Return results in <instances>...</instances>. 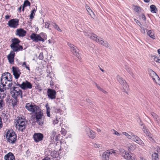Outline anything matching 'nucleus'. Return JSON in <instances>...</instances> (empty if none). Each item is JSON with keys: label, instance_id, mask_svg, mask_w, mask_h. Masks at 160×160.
<instances>
[{"label": "nucleus", "instance_id": "nucleus-15", "mask_svg": "<svg viewBox=\"0 0 160 160\" xmlns=\"http://www.w3.org/2000/svg\"><path fill=\"white\" fill-rule=\"evenodd\" d=\"M33 137L34 141L36 142H38L42 140L43 135L40 133H35L34 134Z\"/></svg>", "mask_w": 160, "mask_h": 160}, {"label": "nucleus", "instance_id": "nucleus-28", "mask_svg": "<svg viewBox=\"0 0 160 160\" xmlns=\"http://www.w3.org/2000/svg\"><path fill=\"white\" fill-rule=\"evenodd\" d=\"M37 10V8H33L31 12V13L30 15V19H31V21L32 20V19L34 18V16L35 15V12Z\"/></svg>", "mask_w": 160, "mask_h": 160}, {"label": "nucleus", "instance_id": "nucleus-64", "mask_svg": "<svg viewBox=\"0 0 160 160\" xmlns=\"http://www.w3.org/2000/svg\"><path fill=\"white\" fill-rule=\"evenodd\" d=\"M42 160H50V159L48 157H45L42 159Z\"/></svg>", "mask_w": 160, "mask_h": 160}, {"label": "nucleus", "instance_id": "nucleus-19", "mask_svg": "<svg viewBox=\"0 0 160 160\" xmlns=\"http://www.w3.org/2000/svg\"><path fill=\"white\" fill-rule=\"evenodd\" d=\"M27 32L22 28L17 29L16 31L15 34L20 37H23L26 35Z\"/></svg>", "mask_w": 160, "mask_h": 160}, {"label": "nucleus", "instance_id": "nucleus-61", "mask_svg": "<svg viewBox=\"0 0 160 160\" xmlns=\"http://www.w3.org/2000/svg\"><path fill=\"white\" fill-rule=\"evenodd\" d=\"M10 17V16L8 15H6L5 17L6 19H9Z\"/></svg>", "mask_w": 160, "mask_h": 160}, {"label": "nucleus", "instance_id": "nucleus-29", "mask_svg": "<svg viewBox=\"0 0 160 160\" xmlns=\"http://www.w3.org/2000/svg\"><path fill=\"white\" fill-rule=\"evenodd\" d=\"M31 5L30 2L28 0H25L23 3L22 7V11H24V8L27 6H30Z\"/></svg>", "mask_w": 160, "mask_h": 160}, {"label": "nucleus", "instance_id": "nucleus-5", "mask_svg": "<svg viewBox=\"0 0 160 160\" xmlns=\"http://www.w3.org/2000/svg\"><path fill=\"white\" fill-rule=\"evenodd\" d=\"M91 37L93 40L96 41L98 44H101L107 48H110V45L108 42L107 41L103 40L102 38L98 37L96 35L93 33L91 34Z\"/></svg>", "mask_w": 160, "mask_h": 160}, {"label": "nucleus", "instance_id": "nucleus-4", "mask_svg": "<svg viewBox=\"0 0 160 160\" xmlns=\"http://www.w3.org/2000/svg\"><path fill=\"white\" fill-rule=\"evenodd\" d=\"M30 37L33 41L36 42H44L47 39V35L44 33H41L40 34L32 33L30 35Z\"/></svg>", "mask_w": 160, "mask_h": 160}, {"label": "nucleus", "instance_id": "nucleus-47", "mask_svg": "<svg viewBox=\"0 0 160 160\" xmlns=\"http://www.w3.org/2000/svg\"><path fill=\"white\" fill-rule=\"evenodd\" d=\"M61 132L62 134L65 136L66 134V131L65 129L62 128L61 131Z\"/></svg>", "mask_w": 160, "mask_h": 160}, {"label": "nucleus", "instance_id": "nucleus-10", "mask_svg": "<svg viewBox=\"0 0 160 160\" xmlns=\"http://www.w3.org/2000/svg\"><path fill=\"white\" fill-rule=\"evenodd\" d=\"M11 94L13 98H18L19 97L21 98H22V91L17 87H13V89L11 91Z\"/></svg>", "mask_w": 160, "mask_h": 160}, {"label": "nucleus", "instance_id": "nucleus-56", "mask_svg": "<svg viewBox=\"0 0 160 160\" xmlns=\"http://www.w3.org/2000/svg\"><path fill=\"white\" fill-rule=\"evenodd\" d=\"M159 58L157 57H155V58H154V61H155L156 62H158L159 63H160V62L159 61Z\"/></svg>", "mask_w": 160, "mask_h": 160}, {"label": "nucleus", "instance_id": "nucleus-8", "mask_svg": "<svg viewBox=\"0 0 160 160\" xmlns=\"http://www.w3.org/2000/svg\"><path fill=\"white\" fill-rule=\"evenodd\" d=\"M116 79L117 80L122 86L123 92L127 93V91L128 89V86L125 79L119 75L117 76Z\"/></svg>", "mask_w": 160, "mask_h": 160}, {"label": "nucleus", "instance_id": "nucleus-63", "mask_svg": "<svg viewBox=\"0 0 160 160\" xmlns=\"http://www.w3.org/2000/svg\"><path fill=\"white\" fill-rule=\"evenodd\" d=\"M45 25H46V27H47V28H49V24L48 22H46L45 23Z\"/></svg>", "mask_w": 160, "mask_h": 160}, {"label": "nucleus", "instance_id": "nucleus-31", "mask_svg": "<svg viewBox=\"0 0 160 160\" xmlns=\"http://www.w3.org/2000/svg\"><path fill=\"white\" fill-rule=\"evenodd\" d=\"M151 12L152 13H156L158 12V9L155 5H152L150 6Z\"/></svg>", "mask_w": 160, "mask_h": 160}, {"label": "nucleus", "instance_id": "nucleus-36", "mask_svg": "<svg viewBox=\"0 0 160 160\" xmlns=\"http://www.w3.org/2000/svg\"><path fill=\"white\" fill-rule=\"evenodd\" d=\"M6 85L4 84H2L1 82L0 83V92H2L4 91V90H5L6 88Z\"/></svg>", "mask_w": 160, "mask_h": 160}, {"label": "nucleus", "instance_id": "nucleus-12", "mask_svg": "<svg viewBox=\"0 0 160 160\" xmlns=\"http://www.w3.org/2000/svg\"><path fill=\"white\" fill-rule=\"evenodd\" d=\"M16 85L19 86L23 90H26L28 89H30L32 87V84L27 80L22 82L21 84L17 83L16 84Z\"/></svg>", "mask_w": 160, "mask_h": 160}, {"label": "nucleus", "instance_id": "nucleus-23", "mask_svg": "<svg viewBox=\"0 0 160 160\" xmlns=\"http://www.w3.org/2000/svg\"><path fill=\"white\" fill-rule=\"evenodd\" d=\"M11 49L12 50V52H17L23 50V47L22 45H18L10 47Z\"/></svg>", "mask_w": 160, "mask_h": 160}, {"label": "nucleus", "instance_id": "nucleus-14", "mask_svg": "<svg viewBox=\"0 0 160 160\" xmlns=\"http://www.w3.org/2000/svg\"><path fill=\"white\" fill-rule=\"evenodd\" d=\"M12 71L15 79H18L20 77L21 72L19 68L16 66H13Z\"/></svg>", "mask_w": 160, "mask_h": 160}, {"label": "nucleus", "instance_id": "nucleus-2", "mask_svg": "<svg viewBox=\"0 0 160 160\" xmlns=\"http://www.w3.org/2000/svg\"><path fill=\"white\" fill-rule=\"evenodd\" d=\"M20 115L16 119L15 127L19 131H23L26 128V123L25 120Z\"/></svg>", "mask_w": 160, "mask_h": 160}, {"label": "nucleus", "instance_id": "nucleus-26", "mask_svg": "<svg viewBox=\"0 0 160 160\" xmlns=\"http://www.w3.org/2000/svg\"><path fill=\"white\" fill-rule=\"evenodd\" d=\"M151 114L154 118V120L160 126V119L158 118V116L153 112H152L151 113Z\"/></svg>", "mask_w": 160, "mask_h": 160}, {"label": "nucleus", "instance_id": "nucleus-25", "mask_svg": "<svg viewBox=\"0 0 160 160\" xmlns=\"http://www.w3.org/2000/svg\"><path fill=\"white\" fill-rule=\"evenodd\" d=\"M11 42L12 43L10 45V47L19 45V44L21 41L18 38H14L12 39Z\"/></svg>", "mask_w": 160, "mask_h": 160}, {"label": "nucleus", "instance_id": "nucleus-53", "mask_svg": "<svg viewBox=\"0 0 160 160\" xmlns=\"http://www.w3.org/2000/svg\"><path fill=\"white\" fill-rule=\"evenodd\" d=\"M58 122L59 121L58 118H56L55 119L53 120V123L54 125L58 123Z\"/></svg>", "mask_w": 160, "mask_h": 160}, {"label": "nucleus", "instance_id": "nucleus-24", "mask_svg": "<svg viewBox=\"0 0 160 160\" xmlns=\"http://www.w3.org/2000/svg\"><path fill=\"white\" fill-rule=\"evenodd\" d=\"M148 74L149 76L152 78L153 81H155L156 78H158V76L156 73L151 69L148 71Z\"/></svg>", "mask_w": 160, "mask_h": 160}, {"label": "nucleus", "instance_id": "nucleus-38", "mask_svg": "<svg viewBox=\"0 0 160 160\" xmlns=\"http://www.w3.org/2000/svg\"><path fill=\"white\" fill-rule=\"evenodd\" d=\"M142 129L143 132L145 133L146 135L149 134L150 133L149 130L146 129V127L145 126H143Z\"/></svg>", "mask_w": 160, "mask_h": 160}, {"label": "nucleus", "instance_id": "nucleus-39", "mask_svg": "<svg viewBox=\"0 0 160 160\" xmlns=\"http://www.w3.org/2000/svg\"><path fill=\"white\" fill-rule=\"evenodd\" d=\"M53 26L55 29L60 32H62V30L58 26L56 23H55L53 25Z\"/></svg>", "mask_w": 160, "mask_h": 160}, {"label": "nucleus", "instance_id": "nucleus-44", "mask_svg": "<svg viewBox=\"0 0 160 160\" xmlns=\"http://www.w3.org/2000/svg\"><path fill=\"white\" fill-rule=\"evenodd\" d=\"M111 131L112 133L113 134H115L118 136H120V135L119 132H118L117 131H116L114 129H112Z\"/></svg>", "mask_w": 160, "mask_h": 160}, {"label": "nucleus", "instance_id": "nucleus-46", "mask_svg": "<svg viewBox=\"0 0 160 160\" xmlns=\"http://www.w3.org/2000/svg\"><path fill=\"white\" fill-rule=\"evenodd\" d=\"M38 58L39 59L42 60L44 58L43 54L42 52L40 53L38 57Z\"/></svg>", "mask_w": 160, "mask_h": 160}, {"label": "nucleus", "instance_id": "nucleus-32", "mask_svg": "<svg viewBox=\"0 0 160 160\" xmlns=\"http://www.w3.org/2000/svg\"><path fill=\"white\" fill-rule=\"evenodd\" d=\"M51 156L53 158H56L58 156V154L57 151H53L51 153Z\"/></svg>", "mask_w": 160, "mask_h": 160}, {"label": "nucleus", "instance_id": "nucleus-57", "mask_svg": "<svg viewBox=\"0 0 160 160\" xmlns=\"http://www.w3.org/2000/svg\"><path fill=\"white\" fill-rule=\"evenodd\" d=\"M157 151L160 154V146H158L157 147Z\"/></svg>", "mask_w": 160, "mask_h": 160}, {"label": "nucleus", "instance_id": "nucleus-35", "mask_svg": "<svg viewBox=\"0 0 160 160\" xmlns=\"http://www.w3.org/2000/svg\"><path fill=\"white\" fill-rule=\"evenodd\" d=\"M94 84L95 85V86L97 87L98 89L99 90L102 91V92H103V93L107 94V92L105 91V90L103 89L100 86H98V84L95 82L94 83Z\"/></svg>", "mask_w": 160, "mask_h": 160}, {"label": "nucleus", "instance_id": "nucleus-22", "mask_svg": "<svg viewBox=\"0 0 160 160\" xmlns=\"http://www.w3.org/2000/svg\"><path fill=\"white\" fill-rule=\"evenodd\" d=\"M4 160H15V156L12 152H9L4 156Z\"/></svg>", "mask_w": 160, "mask_h": 160}, {"label": "nucleus", "instance_id": "nucleus-16", "mask_svg": "<svg viewBox=\"0 0 160 160\" xmlns=\"http://www.w3.org/2000/svg\"><path fill=\"white\" fill-rule=\"evenodd\" d=\"M131 135H132L131 139L133 141L141 146H144V143L138 136L132 133H131Z\"/></svg>", "mask_w": 160, "mask_h": 160}, {"label": "nucleus", "instance_id": "nucleus-27", "mask_svg": "<svg viewBox=\"0 0 160 160\" xmlns=\"http://www.w3.org/2000/svg\"><path fill=\"white\" fill-rule=\"evenodd\" d=\"M146 30L147 32L148 35L150 37L153 39H155L154 33L153 31L151 30H148L147 29H146Z\"/></svg>", "mask_w": 160, "mask_h": 160}, {"label": "nucleus", "instance_id": "nucleus-6", "mask_svg": "<svg viewBox=\"0 0 160 160\" xmlns=\"http://www.w3.org/2000/svg\"><path fill=\"white\" fill-rule=\"evenodd\" d=\"M118 154V152L113 149L107 150L102 154V160H109L110 157L117 156Z\"/></svg>", "mask_w": 160, "mask_h": 160}, {"label": "nucleus", "instance_id": "nucleus-59", "mask_svg": "<svg viewBox=\"0 0 160 160\" xmlns=\"http://www.w3.org/2000/svg\"><path fill=\"white\" fill-rule=\"evenodd\" d=\"M86 9L87 10L88 12V13H89V10H90V9L89 8H90L89 6H87V5L86 4Z\"/></svg>", "mask_w": 160, "mask_h": 160}, {"label": "nucleus", "instance_id": "nucleus-34", "mask_svg": "<svg viewBox=\"0 0 160 160\" xmlns=\"http://www.w3.org/2000/svg\"><path fill=\"white\" fill-rule=\"evenodd\" d=\"M152 160H158V154L156 152L154 153L152 155Z\"/></svg>", "mask_w": 160, "mask_h": 160}, {"label": "nucleus", "instance_id": "nucleus-21", "mask_svg": "<svg viewBox=\"0 0 160 160\" xmlns=\"http://www.w3.org/2000/svg\"><path fill=\"white\" fill-rule=\"evenodd\" d=\"M15 53L14 52L11 51L10 53L8 55L7 58L9 62L11 64H13L14 62Z\"/></svg>", "mask_w": 160, "mask_h": 160}, {"label": "nucleus", "instance_id": "nucleus-52", "mask_svg": "<svg viewBox=\"0 0 160 160\" xmlns=\"http://www.w3.org/2000/svg\"><path fill=\"white\" fill-rule=\"evenodd\" d=\"M153 81L154 82H155L156 83H157L158 84H159V83H160V79L158 76V78H156V79H155V81Z\"/></svg>", "mask_w": 160, "mask_h": 160}, {"label": "nucleus", "instance_id": "nucleus-55", "mask_svg": "<svg viewBox=\"0 0 160 160\" xmlns=\"http://www.w3.org/2000/svg\"><path fill=\"white\" fill-rule=\"evenodd\" d=\"M134 21L139 26H140V25H141L138 20L135 19H134Z\"/></svg>", "mask_w": 160, "mask_h": 160}, {"label": "nucleus", "instance_id": "nucleus-13", "mask_svg": "<svg viewBox=\"0 0 160 160\" xmlns=\"http://www.w3.org/2000/svg\"><path fill=\"white\" fill-rule=\"evenodd\" d=\"M19 23V20L18 19L13 18L10 20L8 24L10 27L16 28L18 26Z\"/></svg>", "mask_w": 160, "mask_h": 160}, {"label": "nucleus", "instance_id": "nucleus-3", "mask_svg": "<svg viewBox=\"0 0 160 160\" xmlns=\"http://www.w3.org/2000/svg\"><path fill=\"white\" fill-rule=\"evenodd\" d=\"M34 116L35 122L39 125L42 126L43 124L44 119L43 111L40 108L39 110L35 113Z\"/></svg>", "mask_w": 160, "mask_h": 160}, {"label": "nucleus", "instance_id": "nucleus-60", "mask_svg": "<svg viewBox=\"0 0 160 160\" xmlns=\"http://www.w3.org/2000/svg\"><path fill=\"white\" fill-rule=\"evenodd\" d=\"M92 145L93 146V147L95 148H99V145L97 144H93V145Z\"/></svg>", "mask_w": 160, "mask_h": 160}, {"label": "nucleus", "instance_id": "nucleus-48", "mask_svg": "<svg viewBox=\"0 0 160 160\" xmlns=\"http://www.w3.org/2000/svg\"><path fill=\"white\" fill-rule=\"evenodd\" d=\"M6 96V94L4 92H1L0 93V98L2 99L4 98Z\"/></svg>", "mask_w": 160, "mask_h": 160}, {"label": "nucleus", "instance_id": "nucleus-42", "mask_svg": "<svg viewBox=\"0 0 160 160\" xmlns=\"http://www.w3.org/2000/svg\"><path fill=\"white\" fill-rule=\"evenodd\" d=\"M22 66L23 67H25V68L29 71H30V69L28 65H26V63L25 62H24L22 65Z\"/></svg>", "mask_w": 160, "mask_h": 160}, {"label": "nucleus", "instance_id": "nucleus-41", "mask_svg": "<svg viewBox=\"0 0 160 160\" xmlns=\"http://www.w3.org/2000/svg\"><path fill=\"white\" fill-rule=\"evenodd\" d=\"M123 134L125 135L127 138L129 139H131L132 138V135H129L127 133L125 132H122Z\"/></svg>", "mask_w": 160, "mask_h": 160}, {"label": "nucleus", "instance_id": "nucleus-9", "mask_svg": "<svg viewBox=\"0 0 160 160\" xmlns=\"http://www.w3.org/2000/svg\"><path fill=\"white\" fill-rule=\"evenodd\" d=\"M25 107L28 111L32 113H35L40 108L39 107L32 102L27 103Z\"/></svg>", "mask_w": 160, "mask_h": 160}, {"label": "nucleus", "instance_id": "nucleus-17", "mask_svg": "<svg viewBox=\"0 0 160 160\" xmlns=\"http://www.w3.org/2000/svg\"><path fill=\"white\" fill-rule=\"evenodd\" d=\"M47 94L49 98L53 99L56 98V92L55 90L48 89L47 91Z\"/></svg>", "mask_w": 160, "mask_h": 160}, {"label": "nucleus", "instance_id": "nucleus-7", "mask_svg": "<svg viewBox=\"0 0 160 160\" xmlns=\"http://www.w3.org/2000/svg\"><path fill=\"white\" fill-rule=\"evenodd\" d=\"M12 77L11 74L8 72H6L2 74L1 82L2 84H4L6 85L8 82H12Z\"/></svg>", "mask_w": 160, "mask_h": 160}, {"label": "nucleus", "instance_id": "nucleus-43", "mask_svg": "<svg viewBox=\"0 0 160 160\" xmlns=\"http://www.w3.org/2000/svg\"><path fill=\"white\" fill-rule=\"evenodd\" d=\"M96 137L95 133L91 130V138L93 139Z\"/></svg>", "mask_w": 160, "mask_h": 160}, {"label": "nucleus", "instance_id": "nucleus-33", "mask_svg": "<svg viewBox=\"0 0 160 160\" xmlns=\"http://www.w3.org/2000/svg\"><path fill=\"white\" fill-rule=\"evenodd\" d=\"M5 106V103L3 99L0 98V111L2 110Z\"/></svg>", "mask_w": 160, "mask_h": 160}, {"label": "nucleus", "instance_id": "nucleus-40", "mask_svg": "<svg viewBox=\"0 0 160 160\" xmlns=\"http://www.w3.org/2000/svg\"><path fill=\"white\" fill-rule=\"evenodd\" d=\"M126 69L131 75H132V76H133L134 74L132 72L131 69L129 67L126 66Z\"/></svg>", "mask_w": 160, "mask_h": 160}, {"label": "nucleus", "instance_id": "nucleus-50", "mask_svg": "<svg viewBox=\"0 0 160 160\" xmlns=\"http://www.w3.org/2000/svg\"><path fill=\"white\" fill-rule=\"evenodd\" d=\"M61 135L60 134L57 135L55 138V139L56 141H58L60 140V138Z\"/></svg>", "mask_w": 160, "mask_h": 160}, {"label": "nucleus", "instance_id": "nucleus-20", "mask_svg": "<svg viewBox=\"0 0 160 160\" xmlns=\"http://www.w3.org/2000/svg\"><path fill=\"white\" fill-rule=\"evenodd\" d=\"M18 101L17 98H13L12 99H9L7 101V102L8 104V106L14 108L17 105Z\"/></svg>", "mask_w": 160, "mask_h": 160}, {"label": "nucleus", "instance_id": "nucleus-18", "mask_svg": "<svg viewBox=\"0 0 160 160\" xmlns=\"http://www.w3.org/2000/svg\"><path fill=\"white\" fill-rule=\"evenodd\" d=\"M67 44L70 47V50L73 54L79 58V53L76 50L75 46L73 44L69 42L67 43Z\"/></svg>", "mask_w": 160, "mask_h": 160}, {"label": "nucleus", "instance_id": "nucleus-49", "mask_svg": "<svg viewBox=\"0 0 160 160\" xmlns=\"http://www.w3.org/2000/svg\"><path fill=\"white\" fill-rule=\"evenodd\" d=\"M91 16L93 19H96V17L94 15V12L91 10Z\"/></svg>", "mask_w": 160, "mask_h": 160}, {"label": "nucleus", "instance_id": "nucleus-1", "mask_svg": "<svg viewBox=\"0 0 160 160\" xmlns=\"http://www.w3.org/2000/svg\"><path fill=\"white\" fill-rule=\"evenodd\" d=\"M4 136L8 142L11 144H15L17 140V136L12 129H7L5 131Z\"/></svg>", "mask_w": 160, "mask_h": 160}, {"label": "nucleus", "instance_id": "nucleus-11", "mask_svg": "<svg viewBox=\"0 0 160 160\" xmlns=\"http://www.w3.org/2000/svg\"><path fill=\"white\" fill-rule=\"evenodd\" d=\"M121 154L124 158L128 160H136V158L133 153L128 152L124 149H122Z\"/></svg>", "mask_w": 160, "mask_h": 160}, {"label": "nucleus", "instance_id": "nucleus-54", "mask_svg": "<svg viewBox=\"0 0 160 160\" xmlns=\"http://www.w3.org/2000/svg\"><path fill=\"white\" fill-rule=\"evenodd\" d=\"M141 18L144 21H145L146 20V17L144 14H142L141 15Z\"/></svg>", "mask_w": 160, "mask_h": 160}, {"label": "nucleus", "instance_id": "nucleus-45", "mask_svg": "<svg viewBox=\"0 0 160 160\" xmlns=\"http://www.w3.org/2000/svg\"><path fill=\"white\" fill-rule=\"evenodd\" d=\"M147 136L148 137V139L151 141L153 142L154 141L152 138V134L150 133Z\"/></svg>", "mask_w": 160, "mask_h": 160}, {"label": "nucleus", "instance_id": "nucleus-30", "mask_svg": "<svg viewBox=\"0 0 160 160\" xmlns=\"http://www.w3.org/2000/svg\"><path fill=\"white\" fill-rule=\"evenodd\" d=\"M127 147L129 151H132L134 150L136 148L135 145H132L131 143H129L127 144Z\"/></svg>", "mask_w": 160, "mask_h": 160}, {"label": "nucleus", "instance_id": "nucleus-58", "mask_svg": "<svg viewBox=\"0 0 160 160\" xmlns=\"http://www.w3.org/2000/svg\"><path fill=\"white\" fill-rule=\"evenodd\" d=\"M157 151L160 154V146H158L157 147Z\"/></svg>", "mask_w": 160, "mask_h": 160}, {"label": "nucleus", "instance_id": "nucleus-62", "mask_svg": "<svg viewBox=\"0 0 160 160\" xmlns=\"http://www.w3.org/2000/svg\"><path fill=\"white\" fill-rule=\"evenodd\" d=\"M46 109H47V112H48V111L50 112V108L49 107L47 106H46Z\"/></svg>", "mask_w": 160, "mask_h": 160}, {"label": "nucleus", "instance_id": "nucleus-51", "mask_svg": "<svg viewBox=\"0 0 160 160\" xmlns=\"http://www.w3.org/2000/svg\"><path fill=\"white\" fill-rule=\"evenodd\" d=\"M12 85L13 83L12 82L9 83L8 85L7 89H10L11 90Z\"/></svg>", "mask_w": 160, "mask_h": 160}, {"label": "nucleus", "instance_id": "nucleus-37", "mask_svg": "<svg viewBox=\"0 0 160 160\" xmlns=\"http://www.w3.org/2000/svg\"><path fill=\"white\" fill-rule=\"evenodd\" d=\"M134 10L135 12H138V13L141 12L142 10L141 8L137 6H135Z\"/></svg>", "mask_w": 160, "mask_h": 160}]
</instances>
